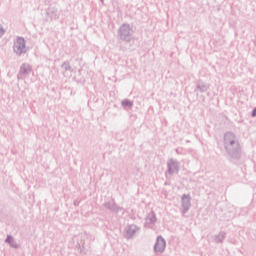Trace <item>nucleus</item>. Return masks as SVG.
<instances>
[{
  "label": "nucleus",
  "mask_w": 256,
  "mask_h": 256,
  "mask_svg": "<svg viewBox=\"0 0 256 256\" xmlns=\"http://www.w3.org/2000/svg\"><path fill=\"white\" fill-rule=\"evenodd\" d=\"M195 91H199L200 93H207V91H209V84L199 80L196 83Z\"/></svg>",
  "instance_id": "nucleus-11"
},
{
  "label": "nucleus",
  "mask_w": 256,
  "mask_h": 256,
  "mask_svg": "<svg viewBox=\"0 0 256 256\" xmlns=\"http://www.w3.org/2000/svg\"><path fill=\"white\" fill-rule=\"evenodd\" d=\"M32 71H33V68L31 67L30 64L23 63L20 66V70L17 74V80L18 81H23V79H27V77H29V75H31Z\"/></svg>",
  "instance_id": "nucleus-4"
},
{
  "label": "nucleus",
  "mask_w": 256,
  "mask_h": 256,
  "mask_svg": "<svg viewBox=\"0 0 256 256\" xmlns=\"http://www.w3.org/2000/svg\"><path fill=\"white\" fill-rule=\"evenodd\" d=\"M104 207L109 211H112V213H119V211H123V207L118 206L113 199L104 203Z\"/></svg>",
  "instance_id": "nucleus-9"
},
{
  "label": "nucleus",
  "mask_w": 256,
  "mask_h": 256,
  "mask_svg": "<svg viewBox=\"0 0 256 256\" xmlns=\"http://www.w3.org/2000/svg\"><path fill=\"white\" fill-rule=\"evenodd\" d=\"M133 28L129 24H122L118 30V37L121 41L130 43L133 39Z\"/></svg>",
  "instance_id": "nucleus-1"
},
{
  "label": "nucleus",
  "mask_w": 256,
  "mask_h": 256,
  "mask_svg": "<svg viewBox=\"0 0 256 256\" xmlns=\"http://www.w3.org/2000/svg\"><path fill=\"white\" fill-rule=\"evenodd\" d=\"M5 33V30H3V26L0 24V37Z\"/></svg>",
  "instance_id": "nucleus-18"
},
{
  "label": "nucleus",
  "mask_w": 256,
  "mask_h": 256,
  "mask_svg": "<svg viewBox=\"0 0 256 256\" xmlns=\"http://www.w3.org/2000/svg\"><path fill=\"white\" fill-rule=\"evenodd\" d=\"M166 247H167V242L165 241V238L162 236H158L156 239V243L154 245L155 253H163Z\"/></svg>",
  "instance_id": "nucleus-7"
},
{
  "label": "nucleus",
  "mask_w": 256,
  "mask_h": 256,
  "mask_svg": "<svg viewBox=\"0 0 256 256\" xmlns=\"http://www.w3.org/2000/svg\"><path fill=\"white\" fill-rule=\"evenodd\" d=\"M122 107H129L131 109V107H133V101L129 100V99H124L121 102Z\"/></svg>",
  "instance_id": "nucleus-17"
},
{
  "label": "nucleus",
  "mask_w": 256,
  "mask_h": 256,
  "mask_svg": "<svg viewBox=\"0 0 256 256\" xmlns=\"http://www.w3.org/2000/svg\"><path fill=\"white\" fill-rule=\"evenodd\" d=\"M224 149L231 159H241V144L224 146Z\"/></svg>",
  "instance_id": "nucleus-2"
},
{
  "label": "nucleus",
  "mask_w": 256,
  "mask_h": 256,
  "mask_svg": "<svg viewBox=\"0 0 256 256\" xmlns=\"http://www.w3.org/2000/svg\"><path fill=\"white\" fill-rule=\"evenodd\" d=\"M61 68L63 69V75L65 76V73H67V71H70V73H73V68H71V64L69 63V61H65L62 63Z\"/></svg>",
  "instance_id": "nucleus-16"
},
{
  "label": "nucleus",
  "mask_w": 256,
  "mask_h": 256,
  "mask_svg": "<svg viewBox=\"0 0 256 256\" xmlns=\"http://www.w3.org/2000/svg\"><path fill=\"white\" fill-rule=\"evenodd\" d=\"M137 231H139V227H137V225L131 224V225L127 226L126 227L127 239H131V238L135 237V233H137Z\"/></svg>",
  "instance_id": "nucleus-10"
},
{
  "label": "nucleus",
  "mask_w": 256,
  "mask_h": 256,
  "mask_svg": "<svg viewBox=\"0 0 256 256\" xmlns=\"http://www.w3.org/2000/svg\"><path fill=\"white\" fill-rule=\"evenodd\" d=\"M100 1H101V3H104L105 0H100Z\"/></svg>",
  "instance_id": "nucleus-20"
},
{
  "label": "nucleus",
  "mask_w": 256,
  "mask_h": 256,
  "mask_svg": "<svg viewBox=\"0 0 256 256\" xmlns=\"http://www.w3.org/2000/svg\"><path fill=\"white\" fill-rule=\"evenodd\" d=\"M47 15L50 17L52 21H57V19H59V14L57 8L55 7L49 8L47 11Z\"/></svg>",
  "instance_id": "nucleus-13"
},
{
  "label": "nucleus",
  "mask_w": 256,
  "mask_h": 256,
  "mask_svg": "<svg viewBox=\"0 0 256 256\" xmlns=\"http://www.w3.org/2000/svg\"><path fill=\"white\" fill-rule=\"evenodd\" d=\"M239 139L237 138V135L233 132H226L224 134V147H228L231 145H239Z\"/></svg>",
  "instance_id": "nucleus-5"
},
{
  "label": "nucleus",
  "mask_w": 256,
  "mask_h": 256,
  "mask_svg": "<svg viewBox=\"0 0 256 256\" xmlns=\"http://www.w3.org/2000/svg\"><path fill=\"white\" fill-rule=\"evenodd\" d=\"M13 51L18 56L25 55V53H27L25 38L18 37V39L14 42Z\"/></svg>",
  "instance_id": "nucleus-3"
},
{
  "label": "nucleus",
  "mask_w": 256,
  "mask_h": 256,
  "mask_svg": "<svg viewBox=\"0 0 256 256\" xmlns=\"http://www.w3.org/2000/svg\"><path fill=\"white\" fill-rule=\"evenodd\" d=\"M182 215H185L191 209V195L184 194L181 197Z\"/></svg>",
  "instance_id": "nucleus-8"
},
{
  "label": "nucleus",
  "mask_w": 256,
  "mask_h": 256,
  "mask_svg": "<svg viewBox=\"0 0 256 256\" xmlns=\"http://www.w3.org/2000/svg\"><path fill=\"white\" fill-rule=\"evenodd\" d=\"M252 117H256V107L253 109L252 113H251Z\"/></svg>",
  "instance_id": "nucleus-19"
},
{
  "label": "nucleus",
  "mask_w": 256,
  "mask_h": 256,
  "mask_svg": "<svg viewBox=\"0 0 256 256\" xmlns=\"http://www.w3.org/2000/svg\"><path fill=\"white\" fill-rule=\"evenodd\" d=\"M167 173H169V175H175V173H179V161L171 158L168 160L167 162Z\"/></svg>",
  "instance_id": "nucleus-6"
},
{
  "label": "nucleus",
  "mask_w": 256,
  "mask_h": 256,
  "mask_svg": "<svg viewBox=\"0 0 256 256\" xmlns=\"http://www.w3.org/2000/svg\"><path fill=\"white\" fill-rule=\"evenodd\" d=\"M145 223L146 225H155V223H157V216H155V212L151 211L146 219H145Z\"/></svg>",
  "instance_id": "nucleus-12"
},
{
  "label": "nucleus",
  "mask_w": 256,
  "mask_h": 256,
  "mask_svg": "<svg viewBox=\"0 0 256 256\" xmlns=\"http://www.w3.org/2000/svg\"><path fill=\"white\" fill-rule=\"evenodd\" d=\"M226 237H227V233L224 231H221L218 234L214 235L213 237L214 243H223Z\"/></svg>",
  "instance_id": "nucleus-14"
},
{
  "label": "nucleus",
  "mask_w": 256,
  "mask_h": 256,
  "mask_svg": "<svg viewBox=\"0 0 256 256\" xmlns=\"http://www.w3.org/2000/svg\"><path fill=\"white\" fill-rule=\"evenodd\" d=\"M5 243H8L10 245V247H13V249H19V244H17V242L15 241V238H13V236L8 235Z\"/></svg>",
  "instance_id": "nucleus-15"
}]
</instances>
